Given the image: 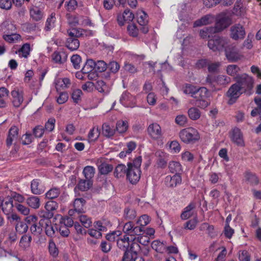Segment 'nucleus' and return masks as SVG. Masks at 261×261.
Here are the masks:
<instances>
[{"instance_id":"obj_1","label":"nucleus","mask_w":261,"mask_h":261,"mask_svg":"<svg viewBox=\"0 0 261 261\" xmlns=\"http://www.w3.org/2000/svg\"><path fill=\"white\" fill-rule=\"evenodd\" d=\"M141 163V157L138 156L132 162L129 163L127 164V178L133 184H136L140 178L141 173L140 166Z\"/></svg>"},{"instance_id":"obj_53","label":"nucleus","mask_w":261,"mask_h":261,"mask_svg":"<svg viewBox=\"0 0 261 261\" xmlns=\"http://www.w3.org/2000/svg\"><path fill=\"white\" fill-rule=\"evenodd\" d=\"M28 226L27 224L21 221H19L16 224L15 229L19 233H24L28 230Z\"/></svg>"},{"instance_id":"obj_17","label":"nucleus","mask_w":261,"mask_h":261,"mask_svg":"<svg viewBox=\"0 0 261 261\" xmlns=\"http://www.w3.org/2000/svg\"><path fill=\"white\" fill-rule=\"evenodd\" d=\"M120 101L125 107H134L136 103L135 97L127 92L122 94Z\"/></svg>"},{"instance_id":"obj_45","label":"nucleus","mask_w":261,"mask_h":261,"mask_svg":"<svg viewBox=\"0 0 261 261\" xmlns=\"http://www.w3.org/2000/svg\"><path fill=\"white\" fill-rule=\"evenodd\" d=\"M128 124L127 121L119 120L116 124V130L120 134H122L126 132L128 129Z\"/></svg>"},{"instance_id":"obj_41","label":"nucleus","mask_w":261,"mask_h":261,"mask_svg":"<svg viewBox=\"0 0 261 261\" xmlns=\"http://www.w3.org/2000/svg\"><path fill=\"white\" fill-rule=\"evenodd\" d=\"M98 168L99 172L101 174H108L112 171L113 168L112 165L106 163H102L98 165Z\"/></svg>"},{"instance_id":"obj_31","label":"nucleus","mask_w":261,"mask_h":261,"mask_svg":"<svg viewBox=\"0 0 261 261\" xmlns=\"http://www.w3.org/2000/svg\"><path fill=\"white\" fill-rule=\"evenodd\" d=\"M198 90V87L188 84H186L182 87V91L185 94L191 95L193 97H195Z\"/></svg>"},{"instance_id":"obj_33","label":"nucleus","mask_w":261,"mask_h":261,"mask_svg":"<svg viewBox=\"0 0 261 261\" xmlns=\"http://www.w3.org/2000/svg\"><path fill=\"white\" fill-rule=\"evenodd\" d=\"M32 237L30 235L24 234L21 238L19 245L23 250L28 249L31 244Z\"/></svg>"},{"instance_id":"obj_9","label":"nucleus","mask_w":261,"mask_h":261,"mask_svg":"<svg viewBox=\"0 0 261 261\" xmlns=\"http://www.w3.org/2000/svg\"><path fill=\"white\" fill-rule=\"evenodd\" d=\"M241 94L242 91L238 84H234L231 85L226 93V95L229 98L228 103L229 105L233 104Z\"/></svg>"},{"instance_id":"obj_32","label":"nucleus","mask_w":261,"mask_h":261,"mask_svg":"<svg viewBox=\"0 0 261 261\" xmlns=\"http://www.w3.org/2000/svg\"><path fill=\"white\" fill-rule=\"evenodd\" d=\"M195 208V205L193 203H190L186 206L182 213L181 214L180 217L182 220H186L193 215L192 210Z\"/></svg>"},{"instance_id":"obj_7","label":"nucleus","mask_w":261,"mask_h":261,"mask_svg":"<svg viewBox=\"0 0 261 261\" xmlns=\"http://www.w3.org/2000/svg\"><path fill=\"white\" fill-rule=\"evenodd\" d=\"M123 231L125 235L129 237L130 240H136V235L140 233L142 231V229L140 226L134 227L133 223L130 222L126 223L123 226Z\"/></svg>"},{"instance_id":"obj_44","label":"nucleus","mask_w":261,"mask_h":261,"mask_svg":"<svg viewBox=\"0 0 261 261\" xmlns=\"http://www.w3.org/2000/svg\"><path fill=\"white\" fill-rule=\"evenodd\" d=\"M95 66V62L92 59L87 60L83 67V72L85 73L88 74V73L93 71V69Z\"/></svg>"},{"instance_id":"obj_57","label":"nucleus","mask_w":261,"mask_h":261,"mask_svg":"<svg viewBox=\"0 0 261 261\" xmlns=\"http://www.w3.org/2000/svg\"><path fill=\"white\" fill-rule=\"evenodd\" d=\"M48 250L50 254L54 257H56L58 255V249L52 240H50L49 241Z\"/></svg>"},{"instance_id":"obj_6","label":"nucleus","mask_w":261,"mask_h":261,"mask_svg":"<svg viewBox=\"0 0 261 261\" xmlns=\"http://www.w3.org/2000/svg\"><path fill=\"white\" fill-rule=\"evenodd\" d=\"M31 19L35 21L41 20L44 17V7L40 5H32L29 8Z\"/></svg>"},{"instance_id":"obj_15","label":"nucleus","mask_w":261,"mask_h":261,"mask_svg":"<svg viewBox=\"0 0 261 261\" xmlns=\"http://www.w3.org/2000/svg\"><path fill=\"white\" fill-rule=\"evenodd\" d=\"M181 182V177L179 174H175L173 176L168 175L165 178V184L168 187H175Z\"/></svg>"},{"instance_id":"obj_22","label":"nucleus","mask_w":261,"mask_h":261,"mask_svg":"<svg viewBox=\"0 0 261 261\" xmlns=\"http://www.w3.org/2000/svg\"><path fill=\"white\" fill-rule=\"evenodd\" d=\"M95 88L99 92L102 93L103 95L108 94L111 91L110 87L102 80H98L96 82L95 85Z\"/></svg>"},{"instance_id":"obj_19","label":"nucleus","mask_w":261,"mask_h":261,"mask_svg":"<svg viewBox=\"0 0 261 261\" xmlns=\"http://www.w3.org/2000/svg\"><path fill=\"white\" fill-rule=\"evenodd\" d=\"M54 83L57 91H60L68 88L70 85V80L67 77L57 78L55 79Z\"/></svg>"},{"instance_id":"obj_47","label":"nucleus","mask_w":261,"mask_h":261,"mask_svg":"<svg viewBox=\"0 0 261 261\" xmlns=\"http://www.w3.org/2000/svg\"><path fill=\"white\" fill-rule=\"evenodd\" d=\"M125 56L129 61L138 63L144 59V56L143 55H137L130 52L125 53Z\"/></svg>"},{"instance_id":"obj_49","label":"nucleus","mask_w":261,"mask_h":261,"mask_svg":"<svg viewBox=\"0 0 261 261\" xmlns=\"http://www.w3.org/2000/svg\"><path fill=\"white\" fill-rule=\"evenodd\" d=\"M0 31L12 32L16 30V27L10 21L6 20L4 21L1 25Z\"/></svg>"},{"instance_id":"obj_38","label":"nucleus","mask_w":261,"mask_h":261,"mask_svg":"<svg viewBox=\"0 0 261 261\" xmlns=\"http://www.w3.org/2000/svg\"><path fill=\"white\" fill-rule=\"evenodd\" d=\"M245 179L248 184L251 186H256L259 184V179L257 176L252 173H247L245 175Z\"/></svg>"},{"instance_id":"obj_10","label":"nucleus","mask_w":261,"mask_h":261,"mask_svg":"<svg viewBox=\"0 0 261 261\" xmlns=\"http://www.w3.org/2000/svg\"><path fill=\"white\" fill-rule=\"evenodd\" d=\"M224 51L226 57L229 62H237L241 58V55L236 50L234 46L229 43V41Z\"/></svg>"},{"instance_id":"obj_16","label":"nucleus","mask_w":261,"mask_h":261,"mask_svg":"<svg viewBox=\"0 0 261 261\" xmlns=\"http://www.w3.org/2000/svg\"><path fill=\"white\" fill-rule=\"evenodd\" d=\"M39 223L41 226L45 229L46 235L49 237H52L57 229V227H54L50 220L48 219H42L39 221Z\"/></svg>"},{"instance_id":"obj_34","label":"nucleus","mask_w":261,"mask_h":261,"mask_svg":"<svg viewBox=\"0 0 261 261\" xmlns=\"http://www.w3.org/2000/svg\"><path fill=\"white\" fill-rule=\"evenodd\" d=\"M31 51L30 44L26 43L23 44L21 47L18 50V53L20 57L27 58L30 55Z\"/></svg>"},{"instance_id":"obj_55","label":"nucleus","mask_w":261,"mask_h":261,"mask_svg":"<svg viewBox=\"0 0 261 261\" xmlns=\"http://www.w3.org/2000/svg\"><path fill=\"white\" fill-rule=\"evenodd\" d=\"M60 194V190L59 188H54L47 191L45 194L46 198L54 199L57 198Z\"/></svg>"},{"instance_id":"obj_50","label":"nucleus","mask_w":261,"mask_h":261,"mask_svg":"<svg viewBox=\"0 0 261 261\" xmlns=\"http://www.w3.org/2000/svg\"><path fill=\"white\" fill-rule=\"evenodd\" d=\"M92 185V182L91 180L82 179L79 181L77 187L81 191H86L91 187Z\"/></svg>"},{"instance_id":"obj_23","label":"nucleus","mask_w":261,"mask_h":261,"mask_svg":"<svg viewBox=\"0 0 261 261\" xmlns=\"http://www.w3.org/2000/svg\"><path fill=\"white\" fill-rule=\"evenodd\" d=\"M214 16L212 15H206L201 19L196 21L194 23V27H200L210 24L214 21Z\"/></svg>"},{"instance_id":"obj_11","label":"nucleus","mask_w":261,"mask_h":261,"mask_svg":"<svg viewBox=\"0 0 261 261\" xmlns=\"http://www.w3.org/2000/svg\"><path fill=\"white\" fill-rule=\"evenodd\" d=\"M229 137L231 140L238 146L241 147L245 146L243 134L239 128L235 127L232 129L230 132Z\"/></svg>"},{"instance_id":"obj_63","label":"nucleus","mask_w":261,"mask_h":261,"mask_svg":"<svg viewBox=\"0 0 261 261\" xmlns=\"http://www.w3.org/2000/svg\"><path fill=\"white\" fill-rule=\"evenodd\" d=\"M137 253H135L130 250H126L123 255L122 261H132L136 257Z\"/></svg>"},{"instance_id":"obj_40","label":"nucleus","mask_w":261,"mask_h":261,"mask_svg":"<svg viewBox=\"0 0 261 261\" xmlns=\"http://www.w3.org/2000/svg\"><path fill=\"white\" fill-rule=\"evenodd\" d=\"M56 18L55 17V13H52L47 18L45 29L46 31H49L55 27Z\"/></svg>"},{"instance_id":"obj_46","label":"nucleus","mask_w":261,"mask_h":261,"mask_svg":"<svg viewBox=\"0 0 261 261\" xmlns=\"http://www.w3.org/2000/svg\"><path fill=\"white\" fill-rule=\"evenodd\" d=\"M168 145L170 152L172 153H177L180 151V145L177 141L174 140L168 142Z\"/></svg>"},{"instance_id":"obj_51","label":"nucleus","mask_w":261,"mask_h":261,"mask_svg":"<svg viewBox=\"0 0 261 261\" xmlns=\"http://www.w3.org/2000/svg\"><path fill=\"white\" fill-rule=\"evenodd\" d=\"M100 134L99 129L98 127H93L89 132L88 134L89 140L91 141H94L97 139Z\"/></svg>"},{"instance_id":"obj_29","label":"nucleus","mask_w":261,"mask_h":261,"mask_svg":"<svg viewBox=\"0 0 261 261\" xmlns=\"http://www.w3.org/2000/svg\"><path fill=\"white\" fill-rule=\"evenodd\" d=\"M240 70V67L238 66L233 64L228 65L226 68V72L227 74L234 77L236 79L237 76L240 75L238 74Z\"/></svg>"},{"instance_id":"obj_3","label":"nucleus","mask_w":261,"mask_h":261,"mask_svg":"<svg viewBox=\"0 0 261 261\" xmlns=\"http://www.w3.org/2000/svg\"><path fill=\"white\" fill-rule=\"evenodd\" d=\"M228 42L229 40L227 38L215 36L214 38L208 41V46L214 51L225 50L226 46L228 45Z\"/></svg>"},{"instance_id":"obj_27","label":"nucleus","mask_w":261,"mask_h":261,"mask_svg":"<svg viewBox=\"0 0 261 261\" xmlns=\"http://www.w3.org/2000/svg\"><path fill=\"white\" fill-rule=\"evenodd\" d=\"M168 168L170 172L172 173L180 174L182 171L181 165L179 162L176 161L169 162Z\"/></svg>"},{"instance_id":"obj_39","label":"nucleus","mask_w":261,"mask_h":261,"mask_svg":"<svg viewBox=\"0 0 261 261\" xmlns=\"http://www.w3.org/2000/svg\"><path fill=\"white\" fill-rule=\"evenodd\" d=\"M126 169L124 165L119 164L116 166L114 170V176L116 178H121L124 176L126 173Z\"/></svg>"},{"instance_id":"obj_4","label":"nucleus","mask_w":261,"mask_h":261,"mask_svg":"<svg viewBox=\"0 0 261 261\" xmlns=\"http://www.w3.org/2000/svg\"><path fill=\"white\" fill-rule=\"evenodd\" d=\"M237 83L240 86V90L247 91L250 90L253 86V81L251 77L246 74H242L236 77Z\"/></svg>"},{"instance_id":"obj_12","label":"nucleus","mask_w":261,"mask_h":261,"mask_svg":"<svg viewBox=\"0 0 261 261\" xmlns=\"http://www.w3.org/2000/svg\"><path fill=\"white\" fill-rule=\"evenodd\" d=\"M245 35L244 27L240 24H236L230 28V36L234 40L243 39Z\"/></svg>"},{"instance_id":"obj_42","label":"nucleus","mask_w":261,"mask_h":261,"mask_svg":"<svg viewBox=\"0 0 261 261\" xmlns=\"http://www.w3.org/2000/svg\"><path fill=\"white\" fill-rule=\"evenodd\" d=\"M52 59L56 63L61 64L66 60V55L63 52H55L52 55Z\"/></svg>"},{"instance_id":"obj_58","label":"nucleus","mask_w":261,"mask_h":261,"mask_svg":"<svg viewBox=\"0 0 261 261\" xmlns=\"http://www.w3.org/2000/svg\"><path fill=\"white\" fill-rule=\"evenodd\" d=\"M83 94L82 91L80 89H74L71 94V98L75 103H77L81 100V97Z\"/></svg>"},{"instance_id":"obj_18","label":"nucleus","mask_w":261,"mask_h":261,"mask_svg":"<svg viewBox=\"0 0 261 261\" xmlns=\"http://www.w3.org/2000/svg\"><path fill=\"white\" fill-rule=\"evenodd\" d=\"M85 204V200L83 198L75 199L73 203V210H70L68 214L69 215L72 216L73 215L74 212L77 213H81L84 212V205Z\"/></svg>"},{"instance_id":"obj_13","label":"nucleus","mask_w":261,"mask_h":261,"mask_svg":"<svg viewBox=\"0 0 261 261\" xmlns=\"http://www.w3.org/2000/svg\"><path fill=\"white\" fill-rule=\"evenodd\" d=\"M231 22L230 19L227 16L220 15L214 28V32H220L229 26Z\"/></svg>"},{"instance_id":"obj_48","label":"nucleus","mask_w":261,"mask_h":261,"mask_svg":"<svg viewBox=\"0 0 261 261\" xmlns=\"http://www.w3.org/2000/svg\"><path fill=\"white\" fill-rule=\"evenodd\" d=\"M86 179L91 180L95 174V168L91 166H87L85 167L83 171Z\"/></svg>"},{"instance_id":"obj_35","label":"nucleus","mask_w":261,"mask_h":261,"mask_svg":"<svg viewBox=\"0 0 261 261\" xmlns=\"http://www.w3.org/2000/svg\"><path fill=\"white\" fill-rule=\"evenodd\" d=\"M189 117L192 120H197L201 116L200 110L196 107H192L188 111Z\"/></svg>"},{"instance_id":"obj_24","label":"nucleus","mask_w":261,"mask_h":261,"mask_svg":"<svg viewBox=\"0 0 261 261\" xmlns=\"http://www.w3.org/2000/svg\"><path fill=\"white\" fill-rule=\"evenodd\" d=\"M69 35L71 37L68 38L66 46L71 50H76L79 47L80 42L77 39L72 37L73 35L72 33H69Z\"/></svg>"},{"instance_id":"obj_61","label":"nucleus","mask_w":261,"mask_h":261,"mask_svg":"<svg viewBox=\"0 0 261 261\" xmlns=\"http://www.w3.org/2000/svg\"><path fill=\"white\" fill-rule=\"evenodd\" d=\"M188 121L187 117L186 115L183 114H180L177 115L175 119V123L180 125V126H184L186 125Z\"/></svg>"},{"instance_id":"obj_20","label":"nucleus","mask_w":261,"mask_h":261,"mask_svg":"<svg viewBox=\"0 0 261 261\" xmlns=\"http://www.w3.org/2000/svg\"><path fill=\"white\" fill-rule=\"evenodd\" d=\"M14 205L13 200L9 197L5 198L2 203L1 207L3 213L6 215H9L13 212Z\"/></svg>"},{"instance_id":"obj_5","label":"nucleus","mask_w":261,"mask_h":261,"mask_svg":"<svg viewBox=\"0 0 261 261\" xmlns=\"http://www.w3.org/2000/svg\"><path fill=\"white\" fill-rule=\"evenodd\" d=\"M147 134L153 140L158 141L163 137V132L161 126L157 123H152L149 125L147 129Z\"/></svg>"},{"instance_id":"obj_54","label":"nucleus","mask_w":261,"mask_h":261,"mask_svg":"<svg viewBox=\"0 0 261 261\" xmlns=\"http://www.w3.org/2000/svg\"><path fill=\"white\" fill-rule=\"evenodd\" d=\"M196 94L198 96H195V98L197 99H205L208 96V90L205 87H198Z\"/></svg>"},{"instance_id":"obj_60","label":"nucleus","mask_w":261,"mask_h":261,"mask_svg":"<svg viewBox=\"0 0 261 261\" xmlns=\"http://www.w3.org/2000/svg\"><path fill=\"white\" fill-rule=\"evenodd\" d=\"M150 220V218L148 215H143L139 218L137 223L141 226H145L149 223Z\"/></svg>"},{"instance_id":"obj_43","label":"nucleus","mask_w":261,"mask_h":261,"mask_svg":"<svg viewBox=\"0 0 261 261\" xmlns=\"http://www.w3.org/2000/svg\"><path fill=\"white\" fill-rule=\"evenodd\" d=\"M4 39L9 43H16L21 40V37L18 34H11L4 36Z\"/></svg>"},{"instance_id":"obj_14","label":"nucleus","mask_w":261,"mask_h":261,"mask_svg":"<svg viewBox=\"0 0 261 261\" xmlns=\"http://www.w3.org/2000/svg\"><path fill=\"white\" fill-rule=\"evenodd\" d=\"M134 18V15L128 9H126L122 13H120L117 16V21L120 25H123L125 23L132 21Z\"/></svg>"},{"instance_id":"obj_64","label":"nucleus","mask_w":261,"mask_h":261,"mask_svg":"<svg viewBox=\"0 0 261 261\" xmlns=\"http://www.w3.org/2000/svg\"><path fill=\"white\" fill-rule=\"evenodd\" d=\"M10 198H11L12 200L20 204L25 201V198L22 195L16 192H13Z\"/></svg>"},{"instance_id":"obj_2","label":"nucleus","mask_w":261,"mask_h":261,"mask_svg":"<svg viewBox=\"0 0 261 261\" xmlns=\"http://www.w3.org/2000/svg\"><path fill=\"white\" fill-rule=\"evenodd\" d=\"M179 136L180 140L185 143H194L200 138V135L197 130L190 127L181 129Z\"/></svg>"},{"instance_id":"obj_56","label":"nucleus","mask_w":261,"mask_h":261,"mask_svg":"<svg viewBox=\"0 0 261 261\" xmlns=\"http://www.w3.org/2000/svg\"><path fill=\"white\" fill-rule=\"evenodd\" d=\"M15 206L18 212L20 214L24 216H28L30 212V210L29 207L26 206L22 205L20 203H16Z\"/></svg>"},{"instance_id":"obj_25","label":"nucleus","mask_w":261,"mask_h":261,"mask_svg":"<svg viewBox=\"0 0 261 261\" xmlns=\"http://www.w3.org/2000/svg\"><path fill=\"white\" fill-rule=\"evenodd\" d=\"M18 137V128L16 126L12 127L9 132V134L6 140L7 146H11L12 142L15 141Z\"/></svg>"},{"instance_id":"obj_37","label":"nucleus","mask_w":261,"mask_h":261,"mask_svg":"<svg viewBox=\"0 0 261 261\" xmlns=\"http://www.w3.org/2000/svg\"><path fill=\"white\" fill-rule=\"evenodd\" d=\"M115 132V129L113 126H110L107 123H105L102 125V133L107 137H112Z\"/></svg>"},{"instance_id":"obj_28","label":"nucleus","mask_w":261,"mask_h":261,"mask_svg":"<svg viewBox=\"0 0 261 261\" xmlns=\"http://www.w3.org/2000/svg\"><path fill=\"white\" fill-rule=\"evenodd\" d=\"M136 15L137 21L140 25H145L146 24H147L148 16L144 11L139 10L137 11Z\"/></svg>"},{"instance_id":"obj_36","label":"nucleus","mask_w":261,"mask_h":261,"mask_svg":"<svg viewBox=\"0 0 261 261\" xmlns=\"http://www.w3.org/2000/svg\"><path fill=\"white\" fill-rule=\"evenodd\" d=\"M130 239L127 235H125L123 239L118 238L117 240V245L120 249H128L129 246Z\"/></svg>"},{"instance_id":"obj_62","label":"nucleus","mask_w":261,"mask_h":261,"mask_svg":"<svg viewBox=\"0 0 261 261\" xmlns=\"http://www.w3.org/2000/svg\"><path fill=\"white\" fill-rule=\"evenodd\" d=\"M197 223L198 220L197 218L191 219L185 223L184 228L188 230H193L196 227Z\"/></svg>"},{"instance_id":"obj_52","label":"nucleus","mask_w":261,"mask_h":261,"mask_svg":"<svg viewBox=\"0 0 261 261\" xmlns=\"http://www.w3.org/2000/svg\"><path fill=\"white\" fill-rule=\"evenodd\" d=\"M151 247L153 249L159 252H163L166 249V247L163 243L158 240L153 241Z\"/></svg>"},{"instance_id":"obj_30","label":"nucleus","mask_w":261,"mask_h":261,"mask_svg":"<svg viewBox=\"0 0 261 261\" xmlns=\"http://www.w3.org/2000/svg\"><path fill=\"white\" fill-rule=\"evenodd\" d=\"M26 202L30 207L34 209L38 208L40 205V200L37 196H32L28 198Z\"/></svg>"},{"instance_id":"obj_26","label":"nucleus","mask_w":261,"mask_h":261,"mask_svg":"<svg viewBox=\"0 0 261 261\" xmlns=\"http://www.w3.org/2000/svg\"><path fill=\"white\" fill-rule=\"evenodd\" d=\"M45 189L40 185L38 179H34L31 182V191L36 195L43 193Z\"/></svg>"},{"instance_id":"obj_59","label":"nucleus","mask_w":261,"mask_h":261,"mask_svg":"<svg viewBox=\"0 0 261 261\" xmlns=\"http://www.w3.org/2000/svg\"><path fill=\"white\" fill-rule=\"evenodd\" d=\"M137 213L134 208H126L124 210V216L128 219H134L136 218Z\"/></svg>"},{"instance_id":"obj_21","label":"nucleus","mask_w":261,"mask_h":261,"mask_svg":"<svg viewBox=\"0 0 261 261\" xmlns=\"http://www.w3.org/2000/svg\"><path fill=\"white\" fill-rule=\"evenodd\" d=\"M13 103L15 107H18L23 101V93L22 91L14 90L12 91Z\"/></svg>"},{"instance_id":"obj_8","label":"nucleus","mask_w":261,"mask_h":261,"mask_svg":"<svg viewBox=\"0 0 261 261\" xmlns=\"http://www.w3.org/2000/svg\"><path fill=\"white\" fill-rule=\"evenodd\" d=\"M230 81V78L224 75L217 76L208 75L206 78V82L214 86L216 85H225L229 83Z\"/></svg>"}]
</instances>
